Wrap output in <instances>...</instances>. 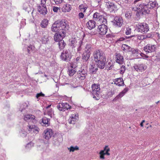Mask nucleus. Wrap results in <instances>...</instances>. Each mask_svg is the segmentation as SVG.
Listing matches in <instances>:
<instances>
[{"instance_id": "1", "label": "nucleus", "mask_w": 160, "mask_h": 160, "mask_svg": "<svg viewBox=\"0 0 160 160\" xmlns=\"http://www.w3.org/2000/svg\"><path fill=\"white\" fill-rule=\"evenodd\" d=\"M92 63L96 65L101 69H103L106 67V58L104 52L101 49H96L93 54Z\"/></svg>"}, {"instance_id": "2", "label": "nucleus", "mask_w": 160, "mask_h": 160, "mask_svg": "<svg viewBox=\"0 0 160 160\" xmlns=\"http://www.w3.org/2000/svg\"><path fill=\"white\" fill-rule=\"evenodd\" d=\"M68 26L65 19L58 20L52 24L51 30L53 32H59L64 34L67 32L69 28Z\"/></svg>"}, {"instance_id": "3", "label": "nucleus", "mask_w": 160, "mask_h": 160, "mask_svg": "<svg viewBox=\"0 0 160 160\" xmlns=\"http://www.w3.org/2000/svg\"><path fill=\"white\" fill-rule=\"evenodd\" d=\"M92 97L96 100H98L99 99L100 85L93 84L92 86Z\"/></svg>"}, {"instance_id": "4", "label": "nucleus", "mask_w": 160, "mask_h": 160, "mask_svg": "<svg viewBox=\"0 0 160 160\" xmlns=\"http://www.w3.org/2000/svg\"><path fill=\"white\" fill-rule=\"evenodd\" d=\"M137 31L146 33L149 30L148 25L145 22L140 23L136 25Z\"/></svg>"}, {"instance_id": "5", "label": "nucleus", "mask_w": 160, "mask_h": 160, "mask_svg": "<svg viewBox=\"0 0 160 160\" xmlns=\"http://www.w3.org/2000/svg\"><path fill=\"white\" fill-rule=\"evenodd\" d=\"M71 53L69 50H63L60 55V58L63 61L69 62L72 58Z\"/></svg>"}, {"instance_id": "6", "label": "nucleus", "mask_w": 160, "mask_h": 160, "mask_svg": "<svg viewBox=\"0 0 160 160\" xmlns=\"http://www.w3.org/2000/svg\"><path fill=\"white\" fill-rule=\"evenodd\" d=\"M47 0H41V6H38V10L41 14L45 15L47 13V10L45 5Z\"/></svg>"}, {"instance_id": "7", "label": "nucleus", "mask_w": 160, "mask_h": 160, "mask_svg": "<svg viewBox=\"0 0 160 160\" xmlns=\"http://www.w3.org/2000/svg\"><path fill=\"white\" fill-rule=\"evenodd\" d=\"M58 109L60 111L64 112L71 108V106L68 103L60 102L57 106Z\"/></svg>"}, {"instance_id": "8", "label": "nucleus", "mask_w": 160, "mask_h": 160, "mask_svg": "<svg viewBox=\"0 0 160 160\" xmlns=\"http://www.w3.org/2000/svg\"><path fill=\"white\" fill-rule=\"evenodd\" d=\"M138 6L140 7L137 9L140 11V13L142 14L146 13H149L150 10L147 7L146 4L144 3H142L140 4H138Z\"/></svg>"}, {"instance_id": "9", "label": "nucleus", "mask_w": 160, "mask_h": 160, "mask_svg": "<svg viewBox=\"0 0 160 160\" xmlns=\"http://www.w3.org/2000/svg\"><path fill=\"white\" fill-rule=\"evenodd\" d=\"M53 132L51 129L47 128L42 134V137L46 140H48L53 136Z\"/></svg>"}, {"instance_id": "10", "label": "nucleus", "mask_w": 160, "mask_h": 160, "mask_svg": "<svg viewBox=\"0 0 160 160\" xmlns=\"http://www.w3.org/2000/svg\"><path fill=\"white\" fill-rule=\"evenodd\" d=\"M106 24L102 23L100 25L98 26L97 31L98 32H100V34L102 35H105L107 32L108 27Z\"/></svg>"}, {"instance_id": "11", "label": "nucleus", "mask_w": 160, "mask_h": 160, "mask_svg": "<svg viewBox=\"0 0 160 160\" xmlns=\"http://www.w3.org/2000/svg\"><path fill=\"white\" fill-rule=\"evenodd\" d=\"M156 45L149 43L145 46L143 48L144 50L147 52V54H148V53L153 52L156 51Z\"/></svg>"}, {"instance_id": "12", "label": "nucleus", "mask_w": 160, "mask_h": 160, "mask_svg": "<svg viewBox=\"0 0 160 160\" xmlns=\"http://www.w3.org/2000/svg\"><path fill=\"white\" fill-rule=\"evenodd\" d=\"M110 151V149L108 146H105L103 150H101L99 152L100 158L101 159H104L105 155H109L110 153L109 152Z\"/></svg>"}, {"instance_id": "13", "label": "nucleus", "mask_w": 160, "mask_h": 160, "mask_svg": "<svg viewBox=\"0 0 160 160\" xmlns=\"http://www.w3.org/2000/svg\"><path fill=\"white\" fill-rule=\"evenodd\" d=\"M66 33L63 34L62 32H55L54 36V40L55 42H58L62 40L66 36Z\"/></svg>"}, {"instance_id": "14", "label": "nucleus", "mask_w": 160, "mask_h": 160, "mask_svg": "<svg viewBox=\"0 0 160 160\" xmlns=\"http://www.w3.org/2000/svg\"><path fill=\"white\" fill-rule=\"evenodd\" d=\"M112 22L114 25L120 27L122 25L123 20L122 18L116 17L114 18Z\"/></svg>"}, {"instance_id": "15", "label": "nucleus", "mask_w": 160, "mask_h": 160, "mask_svg": "<svg viewBox=\"0 0 160 160\" xmlns=\"http://www.w3.org/2000/svg\"><path fill=\"white\" fill-rule=\"evenodd\" d=\"M105 3L106 7L111 11L113 12L117 9L116 6L113 2L108 1L105 2Z\"/></svg>"}, {"instance_id": "16", "label": "nucleus", "mask_w": 160, "mask_h": 160, "mask_svg": "<svg viewBox=\"0 0 160 160\" xmlns=\"http://www.w3.org/2000/svg\"><path fill=\"white\" fill-rule=\"evenodd\" d=\"M133 67L137 72H143L147 68L146 66L142 64H135Z\"/></svg>"}, {"instance_id": "17", "label": "nucleus", "mask_w": 160, "mask_h": 160, "mask_svg": "<svg viewBox=\"0 0 160 160\" xmlns=\"http://www.w3.org/2000/svg\"><path fill=\"white\" fill-rule=\"evenodd\" d=\"M129 90V88L128 87L125 88L118 95H117L112 100L113 102L116 101L119 99H120L125 94L128 92Z\"/></svg>"}, {"instance_id": "18", "label": "nucleus", "mask_w": 160, "mask_h": 160, "mask_svg": "<svg viewBox=\"0 0 160 160\" xmlns=\"http://www.w3.org/2000/svg\"><path fill=\"white\" fill-rule=\"evenodd\" d=\"M87 74V70L83 69L81 71H79L78 72V77L81 80H84Z\"/></svg>"}, {"instance_id": "19", "label": "nucleus", "mask_w": 160, "mask_h": 160, "mask_svg": "<svg viewBox=\"0 0 160 160\" xmlns=\"http://www.w3.org/2000/svg\"><path fill=\"white\" fill-rule=\"evenodd\" d=\"M96 24V22L93 20H91L86 23V25L89 29L91 30L95 27Z\"/></svg>"}, {"instance_id": "20", "label": "nucleus", "mask_w": 160, "mask_h": 160, "mask_svg": "<svg viewBox=\"0 0 160 160\" xmlns=\"http://www.w3.org/2000/svg\"><path fill=\"white\" fill-rule=\"evenodd\" d=\"M91 53L84 52L82 55V60L84 62H87L90 57Z\"/></svg>"}, {"instance_id": "21", "label": "nucleus", "mask_w": 160, "mask_h": 160, "mask_svg": "<svg viewBox=\"0 0 160 160\" xmlns=\"http://www.w3.org/2000/svg\"><path fill=\"white\" fill-rule=\"evenodd\" d=\"M116 54V62L119 64H122L124 61L123 56L119 53Z\"/></svg>"}, {"instance_id": "22", "label": "nucleus", "mask_w": 160, "mask_h": 160, "mask_svg": "<svg viewBox=\"0 0 160 160\" xmlns=\"http://www.w3.org/2000/svg\"><path fill=\"white\" fill-rule=\"evenodd\" d=\"M35 117L32 114H27L24 116V119L26 121L34 120L35 119Z\"/></svg>"}, {"instance_id": "23", "label": "nucleus", "mask_w": 160, "mask_h": 160, "mask_svg": "<svg viewBox=\"0 0 160 160\" xmlns=\"http://www.w3.org/2000/svg\"><path fill=\"white\" fill-rule=\"evenodd\" d=\"M70 43L69 45L72 47V48H75L77 47V41L74 38H72L69 40Z\"/></svg>"}, {"instance_id": "24", "label": "nucleus", "mask_w": 160, "mask_h": 160, "mask_svg": "<svg viewBox=\"0 0 160 160\" xmlns=\"http://www.w3.org/2000/svg\"><path fill=\"white\" fill-rule=\"evenodd\" d=\"M98 19L99 21L102 22V23L107 24L106 16L105 17L103 15H100L99 13Z\"/></svg>"}, {"instance_id": "25", "label": "nucleus", "mask_w": 160, "mask_h": 160, "mask_svg": "<svg viewBox=\"0 0 160 160\" xmlns=\"http://www.w3.org/2000/svg\"><path fill=\"white\" fill-rule=\"evenodd\" d=\"M58 42V45L59 46V49L60 50H63L66 45V43L62 39Z\"/></svg>"}, {"instance_id": "26", "label": "nucleus", "mask_w": 160, "mask_h": 160, "mask_svg": "<svg viewBox=\"0 0 160 160\" xmlns=\"http://www.w3.org/2000/svg\"><path fill=\"white\" fill-rule=\"evenodd\" d=\"M28 127V130L29 131H32L35 133H36V132H39V128L35 125H29Z\"/></svg>"}, {"instance_id": "27", "label": "nucleus", "mask_w": 160, "mask_h": 160, "mask_svg": "<svg viewBox=\"0 0 160 160\" xmlns=\"http://www.w3.org/2000/svg\"><path fill=\"white\" fill-rule=\"evenodd\" d=\"M118 82L117 83H114V84L118 86H122L124 85V83L122 78H118Z\"/></svg>"}, {"instance_id": "28", "label": "nucleus", "mask_w": 160, "mask_h": 160, "mask_svg": "<svg viewBox=\"0 0 160 160\" xmlns=\"http://www.w3.org/2000/svg\"><path fill=\"white\" fill-rule=\"evenodd\" d=\"M48 21L47 19H44L41 23V26L42 28H46L48 24Z\"/></svg>"}, {"instance_id": "29", "label": "nucleus", "mask_w": 160, "mask_h": 160, "mask_svg": "<svg viewBox=\"0 0 160 160\" xmlns=\"http://www.w3.org/2000/svg\"><path fill=\"white\" fill-rule=\"evenodd\" d=\"M95 65L94 64L93 66V65H92L91 68H89V72L91 74H96L98 70V68H95L94 67Z\"/></svg>"}, {"instance_id": "30", "label": "nucleus", "mask_w": 160, "mask_h": 160, "mask_svg": "<svg viewBox=\"0 0 160 160\" xmlns=\"http://www.w3.org/2000/svg\"><path fill=\"white\" fill-rule=\"evenodd\" d=\"M41 120H42V122L45 125L47 124L48 126V125L50 124V119L47 118L46 117H44Z\"/></svg>"}, {"instance_id": "31", "label": "nucleus", "mask_w": 160, "mask_h": 160, "mask_svg": "<svg viewBox=\"0 0 160 160\" xmlns=\"http://www.w3.org/2000/svg\"><path fill=\"white\" fill-rule=\"evenodd\" d=\"M70 67L72 68H73L72 65V64H71ZM76 72V71L75 70V69H71L68 70V72L69 76H72L74 75Z\"/></svg>"}, {"instance_id": "32", "label": "nucleus", "mask_w": 160, "mask_h": 160, "mask_svg": "<svg viewBox=\"0 0 160 160\" xmlns=\"http://www.w3.org/2000/svg\"><path fill=\"white\" fill-rule=\"evenodd\" d=\"M92 47V45L91 44H86L84 52H88V53H91Z\"/></svg>"}, {"instance_id": "33", "label": "nucleus", "mask_w": 160, "mask_h": 160, "mask_svg": "<svg viewBox=\"0 0 160 160\" xmlns=\"http://www.w3.org/2000/svg\"><path fill=\"white\" fill-rule=\"evenodd\" d=\"M130 47L128 46L127 45L125 44H123L122 46V49L126 52L127 51L128 52L129 50L130 49Z\"/></svg>"}, {"instance_id": "34", "label": "nucleus", "mask_w": 160, "mask_h": 160, "mask_svg": "<svg viewBox=\"0 0 160 160\" xmlns=\"http://www.w3.org/2000/svg\"><path fill=\"white\" fill-rule=\"evenodd\" d=\"M68 149L69 150L70 152H73L75 150H79V148L77 146H76L75 147H74L72 146H71L69 148H68Z\"/></svg>"}, {"instance_id": "35", "label": "nucleus", "mask_w": 160, "mask_h": 160, "mask_svg": "<svg viewBox=\"0 0 160 160\" xmlns=\"http://www.w3.org/2000/svg\"><path fill=\"white\" fill-rule=\"evenodd\" d=\"M34 47L31 44L28 47L27 50L28 54L31 53L30 52L32 51L34 49Z\"/></svg>"}, {"instance_id": "36", "label": "nucleus", "mask_w": 160, "mask_h": 160, "mask_svg": "<svg viewBox=\"0 0 160 160\" xmlns=\"http://www.w3.org/2000/svg\"><path fill=\"white\" fill-rule=\"evenodd\" d=\"M79 8L81 12H84L86 11L87 8L85 7L83 4H81L79 6Z\"/></svg>"}, {"instance_id": "37", "label": "nucleus", "mask_w": 160, "mask_h": 160, "mask_svg": "<svg viewBox=\"0 0 160 160\" xmlns=\"http://www.w3.org/2000/svg\"><path fill=\"white\" fill-rule=\"evenodd\" d=\"M82 45V40H80L78 42V43H77V47H76L77 48H78V51H79L81 50V47Z\"/></svg>"}, {"instance_id": "38", "label": "nucleus", "mask_w": 160, "mask_h": 160, "mask_svg": "<svg viewBox=\"0 0 160 160\" xmlns=\"http://www.w3.org/2000/svg\"><path fill=\"white\" fill-rule=\"evenodd\" d=\"M28 106V105L26 103H23L21 105L20 107V109H21V111L22 112L23 110L27 108Z\"/></svg>"}, {"instance_id": "39", "label": "nucleus", "mask_w": 160, "mask_h": 160, "mask_svg": "<svg viewBox=\"0 0 160 160\" xmlns=\"http://www.w3.org/2000/svg\"><path fill=\"white\" fill-rule=\"evenodd\" d=\"M153 57L154 58H153V59L155 60L160 61V52L156 54L155 57Z\"/></svg>"}, {"instance_id": "40", "label": "nucleus", "mask_w": 160, "mask_h": 160, "mask_svg": "<svg viewBox=\"0 0 160 160\" xmlns=\"http://www.w3.org/2000/svg\"><path fill=\"white\" fill-rule=\"evenodd\" d=\"M99 13H98L96 12L93 15V18L95 20H98V18L99 16Z\"/></svg>"}, {"instance_id": "41", "label": "nucleus", "mask_w": 160, "mask_h": 160, "mask_svg": "<svg viewBox=\"0 0 160 160\" xmlns=\"http://www.w3.org/2000/svg\"><path fill=\"white\" fill-rule=\"evenodd\" d=\"M126 70L125 66L124 65H122L121 67V70H120V73L121 74H123L124 72Z\"/></svg>"}, {"instance_id": "42", "label": "nucleus", "mask_w": 160, "mask_h": 160, "mask_svg": "<svg viewBox=\"0 0 160 160\" xmlns=\"http://www.w3.org/2000/svg\"><path fill=\"white\" fill-rule=\"evenodd\" d=\"M78 119L77 118H72L69 119L68 120L70 124H74L76 122Z\"/></svg>"}, {"instance_id": "43", "label": "nucleus", "mask_w": 160, "mask_h": 160, "mask_svg": "<svg viewBox=\"0 0 160 160\" xmlns=\"http://www.w3.org/2000/svg\"><path fill=\"white\" fill-rule=\"evenodd\" d=\"M44 96L45 94L43 93L42 92H41L39 93H37L36 97L37 99H38L40 97H44Z\"/></svg>"}, {"instance_id": "44", "label": "nucleus", "mask_w": 160, "mask_h": 160, "mask_svg": "<svg viewBox=\"0 0 160 160\" xmlns=\"http://www.w3.org/2000/svg\"><path fill=\"white\" fill-rule=\"evenodd\" d=\"M114 94V91H111L108 92L107 94V96L108 98L112 97V95Z\"/></svg>"}, {"instance_id": "45", "label": "nucleus", "mask_w": 160, "mask_h": 160, "mask_svg": "<svg viewBox=\"0 0 160 160\" xmlns=\"http://www.w3.org/2000/svg\"><path fill=\"white\" fill-rule=\"evenodd\" d=\"M53 113V112L52 109H50L48 111V115L51 118L52 117V115Z\"/></svg>"}, {"instance_id": "46", "label": "nucleus", "mask_w": 160, "mask_h": 160, "mask_svg": "<svg viewBox=\"0 0 160 160\" xmlns=\"http://www.w3.org/2000/svg\"><path fill=\"white\" fill-rule=\"evenodd\" d=\"M131 32V29L129 28H127V30L126 31L125 33L126 35H128L130 34Z\"/></svg>"}, {"instance_id": "47", "label": "nucleus", "mask_w": 160, "mask_h": 160, "mask_svg": "<svg viewBox=\"0 0 160 160\" xmlns=\"http://www.w3.org/2000/svg\"><path fill=\"white\" fill-rule=\"evenodd\" d=\"M53 136V137L55 138V140H57L56 141H55V142H54V144H59V143H60V142L59 141V138H58V139L57 138V139H56V136ZM59 139H61V138H59Z\"/></svg>"}, {"instance_id": "48", "label": "nucleus", "mask_w": 160, "mask_h": 160, "mask_svg": "<svg viewBox=\"0 0 160 160\" xmlns=\"http://www.w3.org/2000/svg\"><path fill=\"white\" fill-rule=\"evenodd\" d=\"M115 37V35H113L112 34H108L106 35V37L108 38H113Z\"/></svg>"}, {"instance_id": "49", "label": "nucleus", "mask_w": 160, "mask_h": 160, "mask_svg": "<svg viewBox=\"0 0 160 160\" xmlns=\"http://www.w3.org/2000/svg\"><path fill=\"white\" fill-rule=\"evenodd\" d=\"M72 118H78V114H72L71 115V116L70 117Z\"/></svg>"}, {"instance_id": "50", "label": "nucleus", "mask_w": 160, "mask_h": 160, "mask_svg": "<svg viewBox=\"0 0 160 160\" xmlns=\"http://www.w3.org/2000/svg\"><path fill=\"white\" fill-rule=\"evenodd\" d=\"M147 35L148 38H152L154 37V34L152 33H148Z\"/></svg>"}, {"instance_id": "51", "label": "nucleus", "mask_w": 160, "mask_h": 160, "mask_svg": "<svg viewBox=\"0 0 160 160\" xmlns=\"http://www.w3.org/2000/svg\"><path fill=\"white\" fill-rule=\"evenodd\" d=\"M113 66V65H111L110 66H108V65H106V67L105 68H107V70H109L112 69Z\"/></svg>"}, {"instance_id": "52", "label": "nucleus", "mask_w": 160, "mask_h": 160, "mask_svg": "<svg viewBox=\"0 0 160 160\" xmlns=\"http://www.w3.org/2000/svg\"><path fill=\"white\" fill-rule=\"evenodd\" d=\"M147 7V8H148L149 9H151V8H153V7H152V5H151V2H148V3L147 4H146Z\"/></svg>"}, {"instance_id": "53", "label": "nucleus", "mask_w": 160, "mask_h": 160, "mask_svg": "<svg viewBox=\"0 0 160 160\" xmlns=\"http://www.w3.org/2000/svg\"><path fill=\"white\" fill-rule=\"evenodd\" d=\"M149 2H151V5L152 6V7L154 8L156 7V2H152L151 1H150Z\"/></svg>"}, {"instance_id": "54", "label": "nucleus", "mask_w": 160, "mask_h": 160, "mask_svg": "<svg viewBox=\"0 0 160 160\" xmlns=\"http://www.w3.org/2000/svg\"><path fill=\"white\" fill-rule=\"evenodd\" d=\"M125 16L127 18H130L131 16V15L130 13L129 12H127L125 14Z\"/></svg>"}, {"instance_id": "55", "label": "nucleus", "mask_w": 160, "mask_h": 160, "mask_svg": "<svg viewBox=\"0 0 160 160\" xmlns=\"http://www.w3.org/2000/svg\"><path fill=\"white\" fill-rule=\"evenodd\" d=\"M54 1L55 3L57 4L62 3L63 0H54Z\"/></svg>"}, {"instance_id": "56", "label": "nucleus", "mask_w": 160, "mask_h": 160, "mask_svg": "<svg viewBox=\"0 0 160 160\" xmlns=\"http://www.w3.org/2000/svg\"><path fill=\"white\" fill-rule=\"evenodd\" d=\"M140 55L142 57H143V58H148L149 57L148 56L145 55V54H143L142 53H141L140 54Z\"/></svg>"}, {"instance_id": "57", "label": "nucleus", "mask_w": 160, "mask_h": 160, "mask_svg": "<svg viewBox=\"0 0 160 160\" xmlns=\"http://www.w3.org/2000/svg\"><path fill=\"white\" fill-rule=\"evenodd\" d=\"M32 144V142H30L28 143L27 144V145L26 146V148H29L31 147V145Z\"/></svg>"}, {"instance_id": "58", "label": "nucleus", "mask_w": 160, "mask_h": 160, "mask_svg": "<svg viewBox=\"0 0 160 160\" xmlns=\"http://www.w3.org/2000/svg\"><path fill=\"white\" fill-rule=\"evenodd\" d=\"M125 2L126 3L128 4H130L133 1V0H124Z\"/></svg>"}, {"instance_id": "59", "label": "nucleus", "mask_w": 160, "mask_h": 160, "mask_svg": "<svg viewBox=\"0 0 160 160\" xmlns=\"http://www.w3.org/2000/svg\"><path fill=\"white\" fill-rule=\"evenodd\" d=\"M139 51V50L138 49H134L133 50V51L132 52V53L133 54H135L136 53H138Z\"/></svg>"}, {"instance_id": "60", "label": "nucleus", "mask_w": 160, "mask_h": 160, "mask_svg": "<svg viewBox=\"0 0 160 160\" xmlns=\"http://www.w3.org/2000/svg\"><path fill=\"white\" fill-rule=\"evenodd\" d=\"M78 16L79 18H82L84 17V14L82 12H80L79 13Z\"/></svg>"}, {"instance_id": "61", "label": "nucleus", "mask_w": 160, "mask_h": 160, "mask_svg": "<svg viewBox=\"0 0 160 160\" xmlns=\"http://www.w3.org/2000/svg\"><path fill=\"white\" fill-rule=\"evenodd\" d=\"M27 132H24L22 133L21 135V136L23 137H25L27 136Z\"/></svg>"}, {"instance_id": "62", "label": "nucleus", "mask_w": 160, "mask_h": 160, "mask_svg": "<svg viewBox=\"0 0 160 160\" xmlns=\"http://www.w3.org/2000/svg\"><path fill=\"white\" fill-rule=\"evenodd\" d=\"M59 8L57 7H54L53 8V11L55 12H57Z\"/></svg>"}, {"instance_id": "63", "label": "nucleus", "mask_w": 160, "mask_h": 160, "mask_svg": "<svg viewBox=\"0 0 160 160\" xmlns=\"http://www.w3.org/2000/svg\"><path fill=\"white\" fill-rule=\"evenodd\" d=\"M42 40L46 41V42H47L48 41V39L45 36H44L42 38Z\"/></svg>"}, {"instance_id": "64", "label": "nucleus", "mask_w": 160, "mask_h": 160, "mask_svg": "<svg viewBox=\"0 0 160 160\" xmlns=\"http://www.w3.org/2000/svg\"><path fill=\"white\" fill-rule=\"evenodd\" d=\"M124 40H125V38L123 37H122L119 38L117 40V41H123Z\"/></svg>"}]
</instances>
